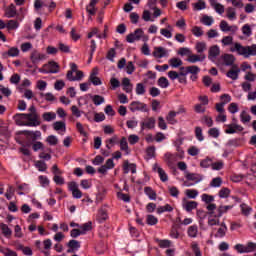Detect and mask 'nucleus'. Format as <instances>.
I'll return each instance as SVG.
<instances>
[{"label": "nucleus", "mask_w": 256, "mask_h": 256, "mask_svg": "<svg viewBox=\"0 0 256 256\" xmlns=\"http://www.w3.org/2000/svg\"><path fill=\"white\" fill-rule=\"evenodd\" d=\"M230 51L234 53V51H237L239 55H243L244 57H249L250 55L255 56L256 55V44H253L252 46H242L239 43H236L234 45V48H231Z\"/></svg>", "instance_id": "1"}, {"label": "nucleus", "mask_w": 256, "mask_h": 256, "mask_svg": "<svg viewBox=\"0 0 256 256\" xmlns=\"http://www.w3.org/2000/svg\"><path fill=\"white\" fill-rule=\"evenodd\" d=\"M18 135H24L26 137V143L24 147H33V144L38 139H41V131H30V130H22L18 132Z\"/></svg>", "instance_id": "2"}, {"label": "nucleus", "mask_w": 256, "mask_h": 256, "mask_svg": "<svg viewBox=\"0 0 256 256\" xmlns=\"http://www.w3.org/2000/svg\"><path fill=\"white\" fill-rule=\"evenodd\" d=\"M141 39L144 42L149 41V36L145 35V32L141 28H137L134 33H130L126 36L127 43H135V41H141Z\"/></svg>", "instance_id": "3"}, {"label": "nucleus", "mask_w": 256, "mask_h": 256, "mask_svg": "<svg viewBox=\"0 0 256 256\" xmlns=\"http://www.w3.org/2000/svg\"><path fill=\"white\" fill-rule=\"evenodd\" d=\"M29 117H31V115L17 113L13 116V119L19 127H35L34 124H29Z\"/></svg>", "instance_id": "4"}, {"label": "nucleus", "mask_w": 256, "mask_h": 256, "mask_svg": "<svg viewBox=\"0 0 256 256\" xmlns=\"http://www.w3.org/2000/svg\"><path fill=\"white\" fill-rule=\"evenodd\" d=\"M28 111H30V113L26 114L30 115V117H28V125H34V127H39V125H41V120L39 114L37 113V108L32 105L30 106Z\"/></svg>", "instance_id": "5"}, {"label": "nucleus", "mask_w": 256, "mask_h": 256, "mask_svg": "<svg viewBox=\"0 0 256 256\" xmlns=\"http://www.w3.org/2000/svg\"><path fill=\"white\" fill-rule=\"evenodd\" d=\"M201 71V68L198 66H187L185 67H180V77H185L187 74L191 73V75H197Z\"/></svg>", "instance_id": "6"}, {"label": "nucleus", "mask_w": 256, "mask_h": 256, "mask_svg": "<svg viewBox=\"0 0 256 256\" xmlns=\"http://www.w3.org/2000/svg\"><path fill=\"white\" fill-rule=\"evenodd\" d=\"M223 97H226V100L223 101ZM220 99L222 102L216 104V111H218V113H225L224 107L227 103H231V96L229 94H222Z\"/></svg>", "instance_id": "7"}, {"label": "nucleus", "mask_w": 256, "mask_h": 256, "mask_svg": "<svg viewBox=\"0 0 256 256\" xmlns=\"http://www.w3.org/2000/svg\"><path fill=\"white\" fill-rule=\"evenodd\" d=\"M66 246L68 247L67 253H75V251L81 249V242L72 239L66 244Z\"/></svg>", "instance_id": "8"}, {"label": "nucleus", "mask_w": 256, "mask_h": 256, "mask_svg": "<svg viewBox=\"0 0 256 256\" xmlns=\"http://www.w3.org/2000/svg\"><path fill=\"white\" fill-rule=\"evenodd\" d=\"M46 58L47 56L45 54H41L37 50L32 51L30 55V59L34 65H37V63H39L40 61H43V59H46Z\"/></svg>", "instance_id": "9"}, {"label": "nucleus", "mask_w": 256, "mask_h": 256, "mask_svg": "<svg viewBox=\"0 0 256 256\" xmlns=\"http://www.w3.org/2000/svg\"><path fill=\"white\" fill-rule=\"evenodd\" d=\"M241 72V69L237 67V65H233L232 68L227 72V77L232 79L233 81H237L239 79V73Z\"/></svg>", "instance_id": "10"}, {"label": "nucleus", "mask_w": 256, "mask_h": 256, "mask_svg": "<svg viewBox=\"0 0 256 256\" xmlns=\"http://www.w3.org/2000/svg\"><path fill=\"white\" fill-rule=\"evenodd\" d=\"M153 171H157L159 174L160 180L165 183V181H169V177L167 176V173H165V170L163 168L159 167V164L156 163L153 165Z\"/></svg>", "instance_id": "11"}, {"label": "nucleus", "mask_w": 256, "mask_h": 256, "mask_svg": "<svg viewBox=\"0 0 256 256\" xmlns=\"http://www.w3.org/2000/svg\"><path fill=\"white\" fill-rule=\"evenodd\" d=\"M147 107V104L145 103H141L139 101H133L130 104V111H132V113H135V111H143V109H145Z\"/></svg>", "instance_id": "12"}, {"label": "nucleus", "mask_w": 256, "mask_h": 256, "mask_svg": "<svg viewBox=\"0 0 256 256\" xmlns=\"http://www.w3.org/2000/svg\"><path fill=\"white\" fill-rule=\"evenodd\" d=\"M221 53V50L219 49V46L214 45L211 46L208 52V59L213 60L216 59L217 57H219Z\"/></svg>", "instance_id": "13"}, {"label": "nucleus", "mask_w": 256, "mask_h": 256, "mask_svg": "<svg viewBox=\"0 0 256 256\" xmlns=\"http://www.w3.org/2000/svg\"><path fill=\"white\" fill-rule=\"evenodd\" d=\"M129 169L131 173H137V164L135 163H129V160L124 161L123 164V171L125 174L129 173Z\"/></svg>", "instance_id": "14"}, {"label": "nucleus", "mask_w": 256, "mask_h": 256, "mask_svg": "<svg viewBox=\"0 0 256 256\" xmlns=\"http://www.w3.org/2000/svg\"><path fill=\"white\" fill-rule=\"evenodd\" d=\"M155 123L156 120L154 117H150L148 118L147 122H141V130H145V129H155Z\"/></svg>", "instance_id": "15"}, {"label": "nucleus", "mask_w": 256, "mask_h": 256, "mask_svg": "<svg viewBox=\"0 0 256 256\" xmlns=\"http://www.w3.org/2000/svg\"><path fill=\"white\" fill-rule=\"evenodd\" d=\"M228 129L225 130V133L228 135H233V133H236V131H243V126L238 125V124H229Z\"/></svg>", "instance_id": "16"}, {"label": "nucleus", "mask_w": 256, "mask_h": 256, "mask_svg": "<svg viewBox=\"0 0 256 256\" xmlns=\"http://www.w3.org/2000/svg\"><path fill=\"white\" fill-rule=\"evenodd\" d=\"M222 59L226 67H233V63H235V56L233 54H224L222 55Z\"/></svg>", "instance_id": "17"}, {"label": "nucleus", "mask_w": 256, "mask_h": 256, "mask_svg": "<svg viewBox=\"0 0 256 256\" xmlns=\"http://www.w3.org/2000/svg\"><path fill=\"white\" fill-rule=\"evenodd\" d=\"M187 181H194L195 183H199L203 181V175L196 173H187L186 174Z\"/></svg>", "instance_id": "18"}, {"label": "nucleus", "mask_w": 256, "mask_h": 256, "mask_svg": "<svg viewBox=\"0 0 256 256\" xmlns=\"http://www.w3.org/2000/svg\"><path fill=\"white\" fill-rule=\"evenodd\" d=\"M229 209H233V205L219 206L217 209V214L214 215V218L219 219L220 217H223V213H227Z\"/></svg>", "instance_id": "19"}, {"label": "nucleus", "mask_w": 256, "mask_h": 256, "mask_svg": "<svg viewBox=\"0 0 256 256\" xmlns=\"http://www.w3.org/2000/svg\"><path fill=\"white\" fill-rule=\"evenodd\" d=\"M97 3H99V0L90 1L89 5L86 7V11L89 13V15H96L97 9L95 8V5H97Z\"/></svg>", "instance_id": "20"}, {"label": "nucleus", "mask_w": 256, "mask_h": 256, "mask_svg": "<svg viewBox=\"0 0 256 256\" xmlns=\"http://www.w3.org/2000/svg\"><path fill=\"white\" fill-rule=\"evenodd\" d=\"M165 55H167V50L163 47H156L153 51V56L156 57V59H162Z\"/></svg>", "instance_id": "21"}, {"label": "nucleus", "mask_w": 256, "mask_h": 256, "mask_svg": "<svg viewBox=\"0 0 256 256\" xmlns=\"http://www.w3.org/2000/svg\"><path fill=\"white\" fill-rule=\"evenodd\" d=\"M144 193L151 199V201H156L157 200V192L153 190V188L146 186L144 188Z\"/></svg>", "instance_id": "22"}, {"label": "nucleus", "mask_w": 256, "mask_h": 256, "mask_svg": "<svg viewBox=\"0 0 256 256\" xmlns=\"http://www.w3.org/2000/svg\"><path fill=\"white\" fill-rule=\"evenodd\" d=\"M5 15L8 19H11L13 17H15L17 15V7L14 6V4H11L6 12H5Z\"/></svg>", "instance_id": "23"}, {"label": "nucleus", "mask_w": 256, "mask_h": 256, "mask_svg": "<svg viewBox=\"0 0 256 256\" xmlns=\"http://www.w3.org/2000/svg\"><path fill=\"white\" fill-rule=\"evenodd\" d=\"M0 229L2 231V235H4V237H11V235H13V231L11 230V228H9V226L7 224H0Z\"/></svg>", "instance_id": "24"}, {"label": "nucleus", "mask_w": 256, "mask_h": 256, "mask_svg": "<svg viewBox=\"0 0 256 256\" xmlns=\"http://www.w3.org/2000/svg\"><path fill=\"white\" fill-rule=\"evenodd\" d=\"M211 5H214L216 13H219V15H223L225 13V6L222 4L216 3V0H210Z\"/></svg>", "instance_id": "25"}, {"label": "nucleus", "mask_w": 256, "mask_h": 256, "mask_svg": "<svg viewBox=\"0 0 256 256\" xmlns=\"http://www.w3.org/2000/svg\"><path fill=\"white\" fill-rule=\"evenodd\" d=\"M120 149L121 151H125L126 155H129V153H131L129 151V144L127 143V138L126 137H122L120 140Z\"/></svg>", "instance_id": "26"}, {"label": "nucleus", "mask_w": 256, "mask_h": 256, "mask_svg": "<svg viewBox=\"0 0 256 256\" xmlns=\"http://www.w3.org/2000/svg\"><path fill=\"white\" fill-rule=\"evenodd\" d=\"M197 205H199V203H197L196 201H187L184 205V209L188 213H191V211H193V209H197Z\"/></svg>", "instance_id": "27"}, {"label": "nucleus", "mask_w": 256, "mask_h": 256, "mask_svg": "<svg viewBox=\"0 0 256 256\" xmlns=\"http://www.w3.org/2000/svg\"><path fill=\"white\" fill-rule=\"evenodd\" d=\"M109 219V216L107 215V210L101 208L98 211V222L104 223V221H107Z\"/></svg>", "instance_id": "28"}, {"label": "nucleus", "mask_w": 256, "mask_h": 256, "mask_svg": "<svg viewBox=\"0 0 256 256\" xmlns=\"http://www.w3.org/2000/svg\"><path fill=\"white\" fill-rule=\"evenodd\" d=\"M5 55H8V57H19V48L12 47L7 52L3 53V57H5Z\"/></svg>", "instance_id": "29"}, {"label": "nucleus", "mask_w": 256, "mask_h": 256, "mask_svg": "<svg viewBox=\"0 0 256 256\" xmlns=\"http://www.w3.org/2000/svg\"><path fill=\"white\" fill-rule=\"evenodd\" d=\"M155 241L159 244L160 249H167L171 247V242L169 240H161L159 238H156Z\"/></svg>", "instance_id": "30"}, {"label": "nucleus", "mask_w": 256, "mask_h": 256, "mask_svg": "<svg viewBox=\"0 0 256 256\" xmlns=\"http://www.w3.org/2000/svg\"><path fill=\"white\" fill-rule=\"evenodd\" d=\"M241 211H242V215H244L245 217H249V215H251V211H253V208L247 206V204L242 203L240 205Z\"/></svg>", "instance_id": "31"}, {"label": "nucleus", "mask_w": 256, "mask_h": 256, "mask_svg": "<svg viewBox=\"0 0 256 256\" xmlns=\"http://www.w3.org/2000/svg\"><path fill=\"white\" fill-rule=\"evenodd\" d=\"M168 212V213H171V211H173V208H172V206L170 205V204H166V205H164V206H159L158 208H157V213L159 214V215H161V213H165V212Z\"/></svg>", "instance_id": "32"}, {"label": "nucleus", "mask_w": 256, "mask_h": 256, "mask_svg": "<svg viewBox=\"0 0 256 256\" xmlns=\"http://www.w3.org/2000/svg\"><path fill=\"white\" fill-rule=\"evenodd\" d=\"M19 27V22L17 20H9L6 24V29L8 31H13Z\"/></svg>", "instance_id": "33"}, {"label": "nucleus", "mask_w": 256, "mask_h": 256, "mask_svg": "<svg viewBox=\"0 0 256 256\" xmlns=\"http://www.w3.org/2000/svg\"><path fill=\"white\" fill-rule=\"evenodd\" d=\"M35 167L38 169V171H41V172L47 171V163H45V161L43 160H38L35 163Z\"/></svg>", "instance_id": "34"}, {"label": "nucleus", "mask_w": 256, "mask_h": 256, "mask_svg": "<svg viewBox=\"0 0 256 256\" xmlns=\"http://www.w3.org/2000/svg\"><path fill=\"white\" fill-rule=\"evenodd\" d=\"M212 165H213V160L209 157H206V159L200 162V167H202L203 169H208V167H212Z\"/></svg>", "instance_id": "35"}, {"label": "nucleus", "mask_w": 256, "mask_h": 256, "mask_svg": "<svg viewBox=\"0 0 256 256\" xmlns=\"http://www.w3.org/2000/svg\"><path fill=\"white\" fill-rule=\"evenodd\" d=\"M57 117V114H55L54 112H45L42 114V118L44 121H53V119H55Z\"/></svg>", "instance_id": "36"}, {"label": "nucleus", "mask_w": 256, "mask_h": 256, "mask_svg": "<svg viewBox=\"0 0 256 256\" xmlns=\"http://www.w3.org/2000/svg\"><path fill=\"white\" fill-rule=\"evenodd\" d=\"M204 60H205V56L200 58V56L197 54H192L187 58L188 63H197V61H204Z\"/></svg>", "instance_id": "37"}, {"label": "nucleus", "mask_w": 256, "mask_h": 256, "mask_svg": "<svg viewBox=\"0 0 256 256\" xmlns=\"http://www.w3.org/2000/svg\"><path fill=\"white\" fill-rule=\"evenodd\" d=\"M175 117H177V112L170 111L166 116V120L168 121V123H171L172 125H174V123H177V120H175Z\"/></svg>", "instance_id": "38"}, {"label": "nucleus", "mask_w": 256, "mask_h": 256, "mask_svg": "<svg viewBox=\"0 0 256 256\" xmlns=\"http://www.w3.org/2000/svg\"><path fill=\"white\" fill-rule=\"evenodd\" d=\"M197 233H199L197 225H193L188 228V236H190L191 238L197 237Z\"/></svg>", "instance_id": "39"}, {"label": "nucleus", "mask_w": 256, "mask_h": 256, "mask_svg": "<svg viewBox=\"0 0 256 256\" xmlns=\"http://www.w3.org/2000/svg\"><path fill=\"white\" fill-rule=\"evenodd\" d=\"M170 66L173 68L181 67L183 65V61L179 58H171L169 60Z\"/></svg>", "instance_id": "40"}, {"label": "nucleus", "mask_w": 256, "mask_h": 256, "mask_svg": "<svg viewBox=\"0 0 256 256\" xmlns=\"http://www.w3.org/2000/svg\"><path fill=\"white\" fill-rule=\"evenodd\" d=\"M0 253H3L5 256H17V252L9 249V248H3L0 246Z\"/></svg>", "instance_id": "41"}, {"label": "nucleus", "mask_w": 256, "mask_h": 256, "mask_svg": "<svg viewBox=\"0 0 256 256\" xmlns=\"http://www.w3.org/2000/svg\"><path fill=\"white\" fill-rule=\"evenodd\" d=\"M158 85L159 87H161L162 89H167V87H169V80H167V78L165 77H160L158 79Z\"/></svg>", "instance_id": "42"}, {"label": "nucleus", "mask_w": 256, "mask_h": 256, "mask_svg": "<svg viewBox=\"0 0 256 256\" xmlns=\"http://www.w3.org/2000/svg\"><path fill=\"white\" fill-rule=\"evenodd\" d=\"M53 129H54V131H61V130L65 131V122H63V121L54 122Z\"/></svg>", "instance_id": "43"}, {"label": "nucleus", "mask_w": 256, "mask_h": 256, "mask_svg": "<svg viewBox=\"0 0 256 256\" xmlns=\"http://www.w3.org/2000/svg\"><path fill=\"white\" fill-rule=\"evenodd\" d=\"M229 195H231V190L229 188H222L219 191V197L221 199H227V197H229Z\"/></svg>", "instance_id": "44"}, {"label": "nucleus", "mask_w": 256, "mask_h": 256, "mask_svg": "<svg viewBox=\"0 0 256 256\" xmlns=\"http://www.w3.org/2000/svg\"><path fill=\"white\" fill-rule=\"evenodd\" d=\"M92 101L94 105L99 106L101 103H105V98L101 95H94Z\"/></svg>", "instance_id": "45"}, {"label": "nucleus", "mask_w": 256, "mask_h": 256, "mask_svg": "<svg viewBox=\"0 0 256 256\" xmlns=\"http://www.w3.org/2000/svg\"><path fill=\"white\" fill-rule=\"evenodd\" d=\"M147 225H157L159 223V219L155 217L154 215L149 214L146 219Z\"/></svg>", "instance_id": "46"}, {"label": "nucleus", "mask_w": 256, "mask_h": 256, "mask_svg": "<svg viewBox=\"0 0 256 256\" xmlns=\"http://www.w3.org/2000/svg\"><path fill=\"white\" fill-rule=\"evenodd\" d=\"M206 209L208 210V215H210V217H215V209H217V205L210 203L207 205Z\"/></svg>", "instance_id": "47"}, {"label": "nucleus", "mask_w": 256, "mask_h": 256, "mask_svg": "<svg viewBox=\"0 0 256 256\" xmlns=\"http://www.w3.org/2000/svg\"><path fill=\"white\" fill-rule=\"evenodd\" d=\"M118 199H121V201H124V203H129L131 201V196L129 194H124L123 192L117 193Z\"/></svg>", "instance_id": "48"}, {"label": "nucleus", "mask_w": 256, "mask_h": 256, "mask_svg": "<svg viewBox=\"0 0 256 256\" xmlns=\"http://www.w3.org/2000/svg\"><path fill=\"white\" fill-rule=\"evenodd\" d=\"M191 249H192L193 253L195 254V256H202L201 249L199 248V244H197V242H193L191 244Z\"/></svg>", "instance_id": "49"}, {"label": "nucleus", "mask_w": 256, "mask_h": 256, "mask_svg": "<svg viewBox=\"0 0 256 256\" xmlns=\"http://www.w3.org/2000/svg\"><path fill=\"white\" fill-rule=\"evenodd\" d=\"M201 122L207 125V127H213V118L205 115L201 118Z\"/></svg>", "instance_id": "50"}, {"label": "nucleus", "mask_w": 256, "mask_h": 256, "mask_svg": "<svg viewBox=\"0 0 256 256\" xmlns=\"http://www.w3.org/2000/svg\"><path fill=\"white\" fill-rule=\"evenodd\" d=\"M33 151L37 152L39 150L43 151L45 149L43 142L41 141H35L34 144L32 145Z\"/></svg>", "instance_id": "51"}, {"label": "nucleus", "mask_w": 256, "mask_h": 256, "mask_svg": "<svg viewBox=\"0 0 256 256\" xmlns=\"http://www.w3.org/2000/svg\"><path fill=\"white\" fill-rule=\"evenodd\" d=\"M178 229H179V225L175 224V225L172 226L170 235L174 239H179V231H178Z\"/></svg>", "instance_id": "52"}, {"label": "nucleus", "mask_w": 256, "mask_h": 256, "mask_svg": "<svg viewBox=\"0 0 256 256\" xmlns=\"http://www.w3.org/2000/svg\"><path fill=\"white\" fill-rule=\"evenodd\" d=\"M240 119L242 123H249V121H251V115L247 114V112L244 110L240 114Z\"/></svg>", "instance_id": "53"}, {"label": "nucleus", "mask_w": 256, "mask_h": 256, "mask_svg": "<svg viewBox=\"0 0 256 256\" xmlns=\"http://www.w3.org/2000/svg\"><path fill=\"white\" fill-rule=\"evenodd\" d=\"M202 201H204V203L208 205L210 203H213V201H215V197L213 195L203 194Z\"/></svg>", "instance_id": "54"}, {"label": "nucleus", "mask_w": 256, "mask_h": 256, "mask_svg": "<svg viewBox=\"0 0 256 256\" xmlns=\"http://www.w3.org/2000/svg\"><path fill=\"white\" fill-rule=\"evenodd\" d=\"M58 49L61 53H71V48L62 42L58 44Z\"/></svg>", "instance_id": "55"}, {"label": "nucleus", "mask_w": 256, "mask_h": 256, "mask_svg": "<svg viewBox=\"0 0 256 256\" xmlns=\"http://www.w3.org/2000/svg\"><path fill=\"white\" fill-rule=\"evenodd\" d=\"M220 29L221 31H223L224 33H227L228 31H231V26H229V24L227 23V21L222 20L220 22Z\"/></svg>", "instance_id": "56"}, {"label": "nucleus", "mask_w": 256, "mask_h": 256, "mask_svg": "<svg viewBox=\"0 0 256 256\" xmlns=\"http://www.w3.org/2000/svg\"><path fill=\"white\" fill-rule=\"evenodd\" d=\"M145 85L143 83H138L136 85V94L137 95H145Z\"/></svg>", "instance_id": "57"}, {"label": "nucleus", "mask_w": 256, "mask_h": 256, "mask_svg": "<svg viewBox=\"0 0 256 256\" xmlns=\"http://www.w3.org/2000/svg\"><path fill=\"white\" fill-rule=\"evenodd\" d=\"M116 55H117V52L115 51V48H111L107 52L106 59H108V61H114Z\"/></svg>", "instance_id": "58"}, {"label": "nucleus", "mask_w": 256, "mask_h": 256, "mask_svg": "<svg viewBox=\"0 0 256 256\" xmlns=\"http://www.w3.org/2000/svg\"><path fill=\"white\" fill-rule=\"evenodd\" d=\"M192 33H193V35H195V37H202L203 29L199 26H194L192 28Z\"/></svg>", "instance_id": "59"}, {"label": "nucleus", "mask_w": 256, "mask_h": 256, "mask_svg": "<svg viewBox=\"0 0 256 256\" xmlns=\"http://www.w3.org/2000/svg\"><path fill=\"white\" fill-rule=\"evenodd\" d=\"M205 49H207V44H205V42H197L196 44L197 53H203Z\"/></svg>", "instance_id": "60"}, {"label": "nucleus", "mask_w": 256, "mask_h": 256, "mask_svg": "<svg viewBox=\"0 0 256 256\" xmlns=\"http://www.w3.org/2000/svg\"><path fill=\"white\" fill-rule=\"evenodd\" d=\"M146 155L149 157V159H153V157H155V146H149L146 149Z\"/></svg>", "instance_id": "61"}, {"label": "nucleus", "mask_w": 256, "mask_h": 256, "mask_svg": "<svg viewBox=\"0 0 256 256\" xmlns=\"http://www.w3.org/2000/svg\"><path fill=\"white\" fill-rule=\"evenodd\" d=\"M90 83L94 84L95 86L102 85L103 82L101 81V78L97 76L89 77Z\"/></svg>", "instance_id": "62"}, {"label": "nucleus", "mask_w": 256, "mask_h": 256, "mask_svg": "<svg viewBox=\"0 0 256 256\" xmlns=\"http://www.w3.org/2000/svg\"><path fill=\"white\" fill-rule=\"evenodd\" d=\"M46 141L49 145H57V143H59V139H57L55 135L48 136Z\"/></svg>", "instance_id": "63"}, {"label": "nucleus", "mask_w": 256, "mask_h": 256, "mask_svg": "<svg viewBox=\"0 0 256 256\" xmlns=\"http://www.w3.org/2000/svg\"><path fill=\"white\" fill-rule=\"evenodd\" d=\"M247 253H253V251H256V244L253 242H248L246 246Z\"/></svg>", "instance_id": "64"}]
</instances>
